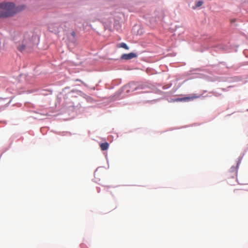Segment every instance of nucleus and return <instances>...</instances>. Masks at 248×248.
<instances>
[{
	"instance_id": "nucleus-7",
	"label": "nucleus",
	"mask_w": 248,
	"mask_h": 248,
	"mask_svg": "<svg viewBox=\"0 0 248 248\" xmlns=\"http://www.w3.org/2000/svg\"><path fill=\"white\" fill-rule=\"evenodd\" d=\"M234 192L236 193V195L239 196H244L246 193L245 191L238 189L235 190Z\"/></svg>"
},
{
	"instance_id": "nucleus-5",
	"label": "nucleus",
	"mask_w": 248,
	"mask_h": 248,
	"mask_svg": "<svg viewBox=\"0 0 248 248\" xmlns=\"http://www.w3.org/2000/svg\"><path fill=\"white\" fill-rule=\"evenodd\" d=\"M100 146L102 151H105L108 149L109 144L108 142H106L102 143L100 145Z\"/></svg>"
},
{
	"instance_id": "nucleus-3",
	"label": "nucleus",
	"mask_w": 248,
	"mask_h": 248,
	"mask_svg": "<svg viewBox=\"0 0 248 248\" xmlns=\"http://www.w3.org/2000/svg\"><path fill=\"white\" fill-rule=\"evenodd\" d=\"M237 175V168L235 167H232L231 168L230 174L229 175L232 178H235Z\"/></svg>"
},
{
	"instance_id": "nucleus-10",
	"label": "nucleus",
	"mask_w": 248,
	"mask_h": 248,
	"mask_svg": "<svg viewBox=\"0 0 248 248\" xmlns=\"http://www.w3.org/2000/svg\"><path fill=\"white\" fill-rule=\"evenodd\" d=\"M56 25V24H51L49 26V30H51L52 29V26Z\"/></svg>"
},
{
	"instance_id": "nucleus-1",
	"label": "nucleus",
	"mask_w": 248,
	"mask_h": 248,
	"mask_svg": "<svg viewBox=\"0 0 248 248\" xmlns=\"http://www.w3.org/2000/svg\"><path fill=\"white\" fill-rule=\"evenodd\" d=\"M25 9L24 5L16 7L15 4L10 2H3L0 3V15H2L0 18H6L13 16L17 13Z\"/></svg>"
},
{
	"instance_id": "nucleus-8",
	"label": "nucleus",
	"mask_w": 248,
	"mask_h": 248,
	"mask_svg": "<svg viewBox=\"0 0 248 248\" xmlns=\"http://www.w3.org/2000/svg\"><path fill=\"white\" fill-rule=\"evenodd\" d=\"M117 47H122V48H124L125 49H127V50L129 49L128 46L124 43H122L118 44L117 45Z\"/></svg>"
},
{
	"instance_id": "nucleus-12",
	"label": "nucleus",
	"mask_w": 248,
	"mask_h": 248,
	"mask_svg": "<svg viewBox=\"0 0 248 248\" xmlns=\"http://www.w3.org/2000/svg\"><path fill=\"white\" fill-rule=\"evenodd\" d=\"M236 21V19H232L231 20V22L232 23V22H234Z\"/></svg>"
},
{
	"instance_id": "nucleus-9",
	"label": "nucleus",
	"mask_w": 248,
	"mask_h": 248,
	"mask_svg": "<svg viewBox=\"0 0 248 248\" xmlns=\"http://www.w3.org/2000/svg\"><path fill=\"white\" fill-rule=\"evenodd\" d=\"M203 2L202 1H199L196 4V7H200L202 5Z\"/></svg>"
},
{
	"instance_id": "nucleus-4",
	"label": "nucleus",
	"mask_w": 248,
	"mask_h": 248,
	"mask_svg": "<svg viewBox=\"0 0 248 248\" xmlns=\"http://www.w3.org/2000/svg\"><path fill=\"white\" fill-rule=\"evenodd\" d=\"M198 97H199L198 96H197L196 95H192V96H190L185 97H184L183 98H181V100L187 101H188L193 100V99L197 98Z\"/></svg>"
},
{
	"instance_id": "nucleus-11",
	"label": "nucleus",
	"mask_w": 248,
	"mask_h": 248,
	"mask_svg": "<svg viewBox=\"0 0 248 248\" xmlns=\"http://www.w3.org/2000/svg\"><path fill=\"white\" fill-rule=\"evenodd\" d=\"M71 35H72L74 37H75V36H76V33H75V31H72V32H71Z\"/></svg>"
},
{
	"instance_id": "nucleus-2",
	"label": "nucleus",
	"mask_w": 248,
	"mask_h": 248,
	"mask_svg": "<svg viewBox=\"0 0 248 248\" xmlns=\"http://www.w3.org/2000/svg\"><path fill=\"white\" fill-rule=\"evenodd\" d=\"M137 55L134 53H130L129 54H124L122 55V59L124 60H130L136 57Z\"/></svg>"
},
{
	"instance_id": "nucleus-13",
	"label": "nucleus",
	"mask_w": 248,
	"mask_h": 248,
	"mask_svg": "<svg viewBox=\"0 0 248 248\" xmlns=\"http://www.w3.org/2000/svg\"><path fill=\"white\" fill-rule=\"evenodd\" d=\"M2 16V15H0V17H1Z\"/></svg>"
},
{
	"instance_id": "nucleus-6",
	"label": "nucleus",
	"mask_w": 248,
	"mask_h": 248,
	"mask_svg": "<svg viewBox=\"0 0 248 248\" xmlns=\"http://www.w3.org/2000/svg\"><path fill=\"white\" fill-rule=\"evenodd\" d=\"M26 43L23 42V43L21 45H20L17 46V49L19 51L22 52L23 51H24L25 50V49L26 48Z\"/></svg>"
}]
</instances>
